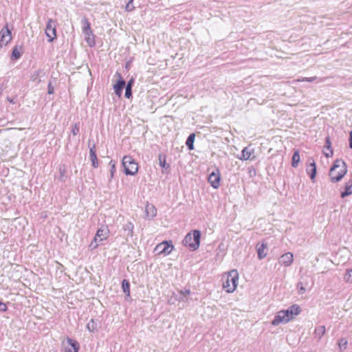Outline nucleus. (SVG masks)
<instances>
[{"label":"nucleus","mask_w":352,"mask_h":352,"mask_svg":"<svg viewBox=\"0 0 352 352\" xmlns=\"http://www.w3.org/2000/svg\"><path fill=\"white\" fill-rule=\"evenodd\" d=\"M347 172L345 162L342 160H336L329 170V177L333 183L340 182Z\"/></svg>","instance_id":"f257e3e1"},{"label":"nucleus","mask_w":352,"mask_h":352,"mask_svg":"<svg viewBox=\"0 0 352 352\" xmlns=\"http://www.w3.org/2000/svg\"><path fill=\"white\" fill-rule=\"evenodd\" d=\"M223 288L227 293L234 292L238 285L239 273L237 270H232L226 273L222 278Z\"/></svg>","instance_id":"f03ea898"},{"label":"nucleus","mask_w":352,"mask_h":352,"mask_svg":"<svg viewBox=\"0 0 352 352\" xmlns=\"http://www.w3.org/2000/svg\"><path fill=\"white\" fill-rule=\"evenodd\" d=\"M109 230L108 226H102L100 228L98 229L96 235L91 242L89 245V248L91 250L96 249L99 245H100L102 242L107 240L109 236Z\"/></svg>","instance_id":"7ed1b4c3"},{"label":"nucleus","mask_w":352,"mask_h":352,"mask_svg":"<svg viewBox=\"0 0 352 352\" xmlns=\"http://www.w3.org/2000/svg\"><path fill=\"white\" fill-rule=\"evenodd\" d=\"M200 236L201 233L199 230H193L186 235L183 240V244L192 250H196L199 246Z\"/></svg>","instance_id":"20e7f679"},{"label":"nucleus","mask_w":352,"mask_h":352,"mask_svg":"<svg viewBox=\"0 0 352 352\" xmlns=\"http://www.w3.org/2000/svg\"><path fill=\"white\" fill-rule=\"evenodd\" d=\"M122 164L126 175H135L138 173V164L131 156H124L122 159Z\"/></svg>","instance_id":"39448f33"},{"label":"nucleus","mask_w":352,"mask_h":352,"mask_svg":"<svg viewBox=\"0 0 352 352\" xmlns=\"http://www.w3.org/2000/svg\"><path fill=\"white\" fill-rule=\"evenodd\" d=\"M82 24L85 39L89 47H93L95 45V39L88 19L83 18L82 19Z\"/></svg>","instance_id":"423d86ee"},{"label":"nucleus","mask_w":352,"mask_h":352,"mask_svg":"<svg viewBox=\"0 0 352 352\" xmlns=\"http://www.w3.org/2000/svg\"><path fill=\"white\" fill-rule=\"evenodd\" d=\"M174 249L172 241H164L159 243L155 248V251L159 254L168 255Z\"/></svg>","instance_id":"0eeeda50"},{"label":"nucleus","mask_w":352,"mask_h":352,"mask_svg":"<svg viewBox=\"0 0 352 352\" xmlns=\"http://www.w3.org/2000/svg\"><path fill=\"white\" fill-rule=\"evenodd\" d=\"M45 34L48 38L49 42H52L56 36V21L52 19H49L47 21L46 28H45Z\"/></svg>","instance_id":"6e6552de"},{"label":"nucleus","mask_w":352,"mask_h":352,"mask_svg":"<svg viewBox=\"0 0 352 352\" xmlns=\"http://www.w3.org/2000/svg\"><path fill=\"white\" fill-rule=\"evenodd\" d=\"M285 314V316L289 321L294 319L297 316H298L301 311L302 309L298 305L294 304L292 306L289 307L287 309H283Z\"/></svg>","instance_id":"1a4fd4ad"},{"label":"nucleus","mask_w":352,"mask_h":352,"mask_svg":"<svg viewBox=\"0 0 352 352\" xmlns=\"http://www.w3.org/2000/svg\"><path fill=\"white\" fill-rule=\"evenodd\" d=\"M208 180L213 188L217 189L220 186L221 181V175L219 170L218 168H216L214 171H212L209 175Z\"/></svg>","instance_id":"9d476101"},{"label":"nucleus","mask_w":352,"mask_h":352,"mask_svg":"<svg viewBox=\"0 0 352 352\" xmlns=\"http://www.w3.org/2000/svg\"><path fill=\"white\" fill-rule=\"evenodd\" d=\"M0 45H7L12 40L11 31L8 28V25L3 28L0 32Z\"/></svg>","instance_id":"9b49d317"},{"label":"nucleus","mask_w":352,"mask_h":352,"mask_svg":"<svg viewBox=\"0 0 352 352\" xmlns=\"http://www.w3.org/2000/svg\"><path fill=\"white\" fill-rule=\"evenodd\" d=\"M238 159L243 161L254 160L255 159L254 149L249 146L245 147L241 152V156Z\"/></svg>","instance_id":"f8f14e48"},{"label":"nucleus","mask_w":352,"mask_h":352,"mask_svg":"<svg viewBox=\"0 0 352 352\" xmlns=\"http://www.w3.org/2000/svg\"><path fill=\"white\" fill-rule=\"evenodd\" d=\"M289 322V321L287 318L283 310H280L276 314L273 320L272 321V324L273 326H278L280 324H286Z\"/></svg>","instance_id":"ddd939ff"},{"label":"nucleus","mask_w":352,"mask_h":352,"mask_svg":"<svg viewBox=\"0 0 352 352\" xmlns=\"http://www.w3.org/2000/svg\"><path fill=\"white\" fill-rule=\"evenodd\" d=\"M306 171L309 175L311 179L314 181L316 175V164L312 157H309L307 160Z\"/></svg>","instance_id":"4468645a"},{"label":"nucleus","mask_w":352,"mask_h":352,"mask_svg":"<svg viewBox=\"0 0 352 352\" xmlns=\"http://www.w3.org/2000/svg\"><path fill=\"white\" fill-rule=\"evenodd\" d=\"M66 342L68 346H64V352H78L80 349L79 343L70 338H67Z\"/></svg>","instance_id":"2eb2a0df"},{"label":"nucleus","mask_w":352,"mask_h":352,"mask_svg":"<svg viewBox=\"0 0 352 352\" xmlns=\"http://www.w3.org/2000/svg\"><path fill=\"white\" fill-rule=\"evenodd\" d=\"M294 261V255L292 252H287L281 255L278 259L280 265L289 267Z\"/></svg>","instance_id":"dca6fc26"},{"label":"nucleus","mask_w":352,"mask_h":352,"mask_svg":"<svg viewBox=\"0 0 352 352\" xmlns=\"http://www.w3.org/2000/svg\"><path fill=\"white\" fill-rule=\"evenodd\" d=\"M258 258L261 260L264 258L267 254V245L265 243H258L256 246Z\"/></svg>","instance_id":"f3484780"},{"label":"nucleus","mask_w":352,"mask_h":352,"mask_svg":"<svg viewBox=\"0 0 352 352\" xmlns=\"http://www.w3.org/2000/svg\"><path fill=\"white\" fill-rule=\"evenodd\" d=\"M118 76L120 78V79L118 80L117 83L113 85V89H114L115 94L118 96L120 97L122 94V90H123V89H124L125 85H126V82L121 78V76H120V74H118Z\"/></svg>","instance_id":"a211bd4d"},{"label":"nucleus","mask_w":352,"mask_h":352,"mask_svg":"<svg viewBox=\"0 0 352 352\" xmlns=\"http://www.w3.org/2000/svg\"><path fill=\"white\" fill-rule=\"evenodd\" d=\"M145 212L148 218L153 219L157 214V209L154 205L147 204L145 206Z\"/></svg>","instance_id":"6ab92c4d"},{"label":"nucleus","mask_w":352,"mask_h":352,"mask_svg":"<svg viewBox=\"0 0 352 352\" xmlns=\"http://www.w3.org/2000/svg\"><path fill=\"white\" fill-rule=\"evenodd\" d=\"M89 158L91 162V164L94 168H97L98 166V162L97 155L95 151V145H94L89 149Z\"/></svg>","instance_id":"aec40b11"},{"label":"nucleus","mask_w":352,"mask_h":352,"mask_svg":"<svg viewBox=\"0 0 352 352\" xmlns=\"http://www.w3.org/2000/svg\"><path fill=\"white\" fill-rule=\"evenodd\" d=\"M352 194V179H350L345 184L344 190L341 192L342 198L347 197Z\"/></svg>","instance_id":"412c9836"},{"label":"nucleus","mask_w":352,"mask_h":352,"mask_svg":"<svg viewBox=\"0 0 352 352\" xmlns=\"http://www.w3.org/2000/svg\"><path fill=\"white\" fill-rule=\"evenodd\" d=\"M179 300L188 302V296L190 294V289H185V290H180L179 292Z\"/></svg>","instance_id":"4be33fe9"},{"label":"nucleus","mask_w":352,"mask_h":352,"mask_svg":"<svg viewBox=\"0 0 352 352\" xmlns=\"http://www.w3.org/2000/svg\"><path fill=\"white\" fill-rule=\"evenodd\" d=\"M300 161V156L299 151L298 150L295 151L293 156H292V166L294 168H296L298 166V164Z\"/></svg>","instance_id":"5701e85b"},{"label":"nucleus","mask_w":352,"mask_h":352,"mask_svg":"<svg viewBox=\"0 0 352 352\" xmlns=\"http://www.w3.org/2000/svg\"><path fill=\"white\" fill-rule=\"evenodd\" d=\"M160 166L162 168L167 169L169 168V164L166 163V156L162 154H160L158 156Z\"/></svg>","instance_id":"b1692460"},{"label":"nucleus","mask_w":352,"mask_h":352,"mask_svg":"<svg viewBox=\"0 0 352 352\" xmlns=\"http://www.w3.org/2000/svg\"><path fill=\"white\" fill-rule=\"evenodd\" d=\"M195 135L194 133H192L187 138L186 144L189 150H192L194 148L193 143L195 141Z\"/></svg>","instance_id":"393cba45"},{"label":"nucleus","mask_w":352,"mask_h":352,"mask_svg":"<svg viewBox=\"0 0 352 352\" xmlns=\"http://www.w3.org/2000/svg\"><path fill=\"white\" fill-rule=\"evenodd\" d=\"M122 287L124 293L127 296H130V285L128 280L124 279L122 283Z\"/></svg>","instance_id":"a878e982"},{"label":"nucleus","mask_w":352,"mask_h":352,"mask_svg":"<svg viewBox=\"0 0 352 352\" xmlns=\"http://www.w3.org/2000/svg\"><path fill=\"white\" fill-rule=\"evenodd\" d=\"M325 333V327L324 325H321L316 328L315 329V335L318 338H321L324 334Z\"/></svg>","instance_id":"bb28decb"},{"label":"nucleus","mask_w":352,"mask_h":352,"mask_svg":"<svg viewBox=\"0 0 352 352\" xmlns=\"http://www.w3.org/2000/svg\"><path fill=\"white\" fill-rule=\"evenodd\" d=\"M125 231L127 232V236H133V224L131 222H127L124 226Z\"/></svg>","instance_id":"cd10ccee"},{"label":"nucleus","mask_w":352,"mask_h":352,"mask_svg":"<svg viewBox=\"0 0 352 352\" xmlns=\"http://www.w3.org/2000/svg\"><path fill=\"white\" fill-rule=\"evenodd\" d=\"M87 329L90 332H94L97 329V324L94 319H91L87 324Z\"/></svg>","instance_id":"c85d7f7f"},{"label":"nucleus","mask_w":352,"mask_h":352,"mask_svg":"<svg viewBox=\"0 0 352 352\" xmlns=\"http://www.w3.org/2000/svg\"><path fill=\"white\" fill-rule=\"evenodd\" d=\"M109 166H111L110 169V180L113 178L114 174L116 173V162L113 160H111L109 162Z\"/></svg>","instance_id":"c756f323"},{"label":"nucleus","mask_w":352,"mask_h":352,"mask_svg":"<svg viewBox=\"0 0 352 352\" xmlns=\"http://www.w3.org/2000/svg\"><path fill=\"white\" fill-rule=\"evenodd\" d=\"M344 278L346 282L352 283V269L346 270Z\"/></svg>","instance_id":"7c9ffc66"},{"label":"nucleus","mask_w":352,"mask_h":352,"mask_svg":"<svg viewBox=\"0 0 352 352\" xmlns=\"http://www.w3.org/2000/svg\"><path fill=\"white\" fill-rule=\"evenodd\" d=\"M21 57V53L17 49V47H15L12 52V58L16 60L19 59Z\"/></svg>","instance_id":"2f4dec72"},{"label":"nucleus","mask_w":352,"mask_h":352,"mask_svg":"<svg viewBox=\"0 0 352 352\" xmlns=\"http://www.w3.org/2000/svg\"><path fill=\"white\" fill-rule=\"evenodd\" d=\"M134 0H129L127 4L126 5L125 10L127 12H131L134 10L135 7L133 5V2Z\"/></svg>","instance_id":"473e14b6"},{"label":"nucleus","mask_w":352,"mask_h":352,"mask_svg":"<svg viewBox=\"0 0 352 352\" xmlns=\"http://www.w3.org/2000/svg\"><path fill=\"white\" fill-rule=\"evenodd\" d=\"M297 287L298 289V293L300 294H303L306 292L305 287L303 286L302 283L301 282H299L297 285Z\"/></svg>","instance_id":"72a5a7b5"},{"label":"nucleus","mask_w":352,"mask_h":352,"mask_svg":"<svg viewBox=\"0 0 352 352\" xmlns=\"http://www.w3.org/2000/svg\"><path fill=\"white\" fill-rule=\"evenodd\" d=\"M79 131H80V129H79V127H78V124H74L72 126V133L74 135H76L77 134H78Z\"/></svg>","instance_id":"f704fd0d"},{"label":"nucleus","mask_w":352,"mask_h":352,"mask_svg":"<svg viewBox=\"0 0 352 352\" xmlns=\"http://www.w3.org/2000/svg\"><path fill=\"white\" fill-rule=\"evenodd\" d=\"M316 79V77H310V78H302L301 79H298L296 81L298 82H304V81H306V82H313Z\"/></svg>","instance_id":"c9c22d12"},{"label":"nucleus","mask_w":352,"mask_h":352,"mask_svg":"<svg viewBox=\"0 0 352 352\" xmlns=\"http://www.w3.org/2000/svg\"><path fill=\"white\" fill-rule=\"evenodd\" d=\"M131 89H132L131 87H126V88H125V97L126 98H130V97L131 96V95H132Z\"/></svg>","instance_id":"e433bc0d"},{"label":"nucleus","mask_w":352,"mask_h":352,"mask_svg":"<svg viewBox=\"0 0 352 352\" xmlns=\"http://www.w3.org/2000/svg\"><path fill=\"white\" fill-rule=\"evenodd\" d=\"M347 344V341L344 339V338H342L340 341H339V346L340 349H342V347L344 349L346 348V346Z\"/></svg>","instance_id":"4c0bfd02"},{"label":"nucleus","mask_w":352,"mask_h":352,"mask_svg":"<svg viewBox=\"0 0 352 352\" xmlns=\"http://www.w3.org/2000/svg\"><path fill=\"white\" fill-rule=\"evenodd\" d=\"M325 143H326V148L329 150V149H331V141H330V138L329 137H327L326 138V140H325Z\"/></svg>","instance_id":"58836bf2"},{"label":"nucleus","mask_w":352,"mask_h":352,"mask_svg":"<svg viewBox=\"0 0 352 352\" xmlns=\"http://www.w3.org/2000/svg\"><path fill=\"white\" fill-rule=\"evenodd\" d=\"M7 309H8V307H7L6 304L0 301V311H6L7 310Z\"/></svg>","instance_id":"ea45409f"},{"label":"nucleus","mask_w":352,"mask_h":352,"mask_svg":"<svg viewBox=\"0 0 352 352\" xmlns=\"http://www.w3.org/2000/svg\"><path fill=\"white\" fill-rule=\"evenodd\" d=\"M333 150H332V149H329V151H328V152L324 153V155H325L327 157H332V156H333Z\"/></svg>","instance_id":"a19ab883"},{"label":"nucleus","mask_w":352,"mask_h":352,"mask_svg":"<svg viewBox=\"0 0 352 352\" xmlns=\"http://www.w3.org/2000/svg\"><path fill=\"white\" fill-rule=\"evenodd\" d=\"M54 93V87L52 86V84L50 82L48 84V94H52Z\"/></svg>","instance_id":"79ce46f5"},{"label":"nucleus","mask_w":352,"mask_h":352,"mask_svg":"<svg viewBox=\"0 0 352 352\" xmlns=\"http://www.w3.org/2000/svg\"><path fill=\"white\" fill-rule=\"evenodd\" d=\"M133 79L131 78L126 84V87H129L132 88L133 84Z\"/></svg>","instance_id":"37998d69"},{"label":"nucleus","mask_w":352,"mask_h":352,"mask_svg":"<svg viewBox=\"0 0 352 352\" xmlns=\"http://www.w3.org/2000/svg\"><path fill=\"white\" fill-rule=\"evenodd\" d=\"M349 146L352 148V131L349 133Z\"/></svg>","instance_id":"c03bdc74"},{"label":"nucleus","mask_w":352,"mask_h":352,"mask_svg":"<svg viewBox=\"0 0 352 352\" xmlns=\"http://www.w3.org/2000/svg\"><path fill=\"white\" fill-rule=\"evenodd\" d=\"M7 100H8V101H9V102L12 103V104H15V100H14V98H8Z\"/></svg>","instance_id":"a18cd8bd"}]
</instances>
